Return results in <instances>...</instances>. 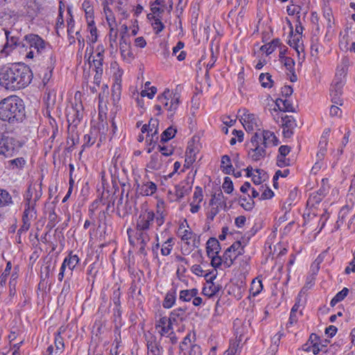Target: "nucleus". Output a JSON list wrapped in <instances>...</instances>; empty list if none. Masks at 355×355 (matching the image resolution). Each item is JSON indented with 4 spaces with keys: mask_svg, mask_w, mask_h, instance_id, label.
<instances>
[{
    "mask_svg": "<svg viewBox=\"0 0 355 355\" xmlns=\"http://www.w3.org/2000/svg\"><path fill=\"white\" fill-rule=\"evenodd\" d=\"M32 78L31 69L24 64H8L0 68V86L7 90L25 88L31 83Z\"/></svg>",
    "mask_w": 355,
    "mask_h": 355,
    "instance_id": "f257e3e1",
    "label": "nucleus"
},
{
    "mask_svg": "<svg viewBox=\"0 0 355 355\" xmlns=\"http://www.w3.org/2000/svg\"><path fill=\"white\" fill-rule=\"evenodd\" d=\"M24 116L23 101L18 96H9L0 101V120L15 123L21 121Z\"/></svg>",
    "mask_w": 355,
    "mask_h": 355,
    "instance_id": "f03ea898",
    "label": "nucleus"
},
{
    "mask_svg": "<svg viewBox=\"0 0 355 355\" xmlns=\"http://www.w3.org/2000/svg\"><path fill=\"white\" fill-rule=\"evenodd\" d=\"M155 220L157 226L160 227L164 223L163 212L157 211V215L152 210H142L137 220L136 230L147 232Z\"/></svg>",
    "mask_w": 355,
    "mask_h": 355,
    "instance_id": "7ed1b4c3",
    "label": "nucleus"
},
{
    "mask_svg": "<svg viewBox=\"0 0 355 355\" xmlns=\"http://www.w3.org/2000/svg\"><path fill=\"white\" fill-rule=\"evenodd\" d=\"M22 48L30 50L26 53V58L32 59L35 56L33 49L36 51L37 54H40L46 49V42L37 35L28 34L24 36Z\"/></svg>",
    "mask_w": 355,
    "mask_h": 355,
    "instance_id": "20e7f679",
    "label": "nucleus"
},
{
    "mask_svg": "<svg viewBox=\"0 0 355 355\" xmlns=\"http://www.w3.org/2000/svg\"><path fill=\"white\" fill-rule=\"evenodd\" d=\"M157 99L170 113L171 116L175 114L180 104L179 95L173 94L172 96V93L168 89H166L161 95L158 96Z\"/></svg>",
    "mask_w": 355,
    "mask_h": 355,
    "instance_id": "39448f33",
    "label": "nucleus"
},
{
    "mask_svg": "<svg viewBox=\"0 0 355 355\" xmlns=\"http://www.w3.org/2000/svg\"><path fill=\"white\" fill-rule=\"evenodd\" d=\"M261 137L258 133H254L252 137L250 142L252 148L248 151V157L254 162H257L266 155V148L261 144Z\"/></svg>",
    "mask_w": 355,
    "mask_h": 355,
    "instance_id": "423d86ee",
    "label": "nucleus"
},
{
    "mask_svg": "<svg viewBox=\"0 0 355 355\" xmlns=\"http://www.w3.org/2000/svg\"><path fill=\"white\" fill-rule=\"evenodd\" d=\"M83 105L82 103L73 104L67 110V118L69 125L76 127L83 117Z\"/></svg>",
    "mask_w": 355,
    "mask_h": 355,
    "instance_id": "0eeeda50",
    "label": "nucleus"
},
{
    "mask_svg": "<svg viewBox=\"0 0 355 355\" xmlns=\"http://www.w3.org/2000/svg\"><path fill=\"white\" fill-rule=\"evenodd\" d=\"M343 77L335 78L333 81L331 88V101L334 104L342 105L343 99L342 98L343 87L345 84Z\"/></svg>",
    "mask_w": 355,
    "mask_h": 355,
    "instance_id": "6e6552de",
    "label": "nucleus"
},
{
    "mask_svg": "<svg viewBox=\"0 0 355 355\" xmlns=\"http://www.w3.org/2000/svg\"><path fill=\"white\" fill-rule=\"evenodd\" d=\"M6 37V42L3 51L8 54L9 52L15 47L22 48L23 41H19L18 37L13 34L12 31L3 29Z\"/></svg>",
    "mask_w": 355,
    "mask_h": 355,
    "instance_id": "1a4fd4ad",
    "label": "nucleus"
},
{
    "mask_svg": "<svg viewBox=\"0 0 355 355\" xmlns=\"http://www.w3.org/2000/svg\"><path fill=\"white\" fill-rule=\"evenodd\" d=\"M119 49L121 55L124 60L130 62L133 58V53L130 50V42L128 37H125L123 35H121L119 42Z\"/></svg>",
    "mask_w": 355,
    "mask_h": 355,
    "instance_id": "9d476101",
    "label": "nucleus"
},
{
    "mask_svg": "<svg viewBox=\"0 0 355 355\" xmlns=\"http://www.w3.org/2000/svg\"><path fill=\"white\" fill-rule=\"evenodd\" d=\"M284 136L290 138L293 134V130L296 128L297 123L292 116L284 115L281 116Z\"/></svg>",
    "mask_w": 355,
    "mask_h": 355,
    "instance_id": "9b49d317",
    "label": "nucleus"
},
{
    "mask_svg": "<svg viewBox=\"0 0 355 355\" xmlns=\"http://www.w3.org/2000/svg\"><path fill=\"white\" fill-rule=\"evenodd\" d=\"M14 142L12 137L0 136V155H12L15 150Z\"/></svg>",
    "mask_w": 355,
    "mask_h": 355,
    "instance_id": "f8f14e48",
    "label": "nucleus"
},
{
    "mask_svg": "<svg viewBox=\"0 0 355 355\" xmlns=\"http://www.w3.org/2000/svg\"><path fill=\"white\" fill-rule=\"evenodd\" d=\"M244 113L241 116V121L246 131L254 130V127H257V118L253 114H250L248 111L243 110Z\"/></svg>",
    "mask_w": 355,
    "mask_h": 355,
    "instance_id": "ddd939ff",
    "label": "nucleus"
},
{
    "mask_svg": "<svg viewBox=\"0 0 355 355\" xmlns=\"http://www.w3.org/2000/svg\"><path fill=\"white\" fill-rule=\"evenodd\" d=\"M173 323L169 318L162 317L157 322L155 327L162 336H164L172 329Z\"/></svg>",
    "mask_w": 355,
    "mask_h": 355,
    "instance_id": "4468645a",
    "label": "nucleus"
},
{
    "mask_svg": "<svg viewBox=\"0 0 355 355\" xmlns=\"http://www.w3.org/2000/svg\"><path fill=\"white\" fill-rule=\"evenodd\" d=\"M262 137L261 144L264 146V148L268 146H277L279 143L277 137L275 136L274 132L269 130H263L262 132Z\"/></svg>",
    "mask_w": 355,
    "mask_h": 355,
    "instance_id": "2eb2a0df",
    "label": "nucleus"
},
{
    "mask_svg": "<svg viewBox=\"0 0 355 355\" xmlns=\"http://www.w3.org/2000/svg\"><path fill=\"white\" fill-rule=\"evenodd\" d=\"M215 278L216 275H212L207 278V281L208 283V286H205L202 290L204 295H207L209 297L216 295L221 288V287L219 285H216L212 282L213 279H214Z\"/></svg>",
    "mask_w": 355,
    "mask_h": 355,
    "instance_id": "dca6fc26",
    "label": "nucleus"
},
{
    "mask_svg": "<svg viewBox=\"0 0 355 355\" xmlns=\"http://www.w3.org/2000/svg\"><path fill=\"white\" fill-rule=\"evenodd\" d=\"M207 254L208 257L218 254L220 251V243L216 238H210L207 242Z\"/></svg>",
    "mask_w": 355,
    "mask_h": 355,
    "instance_id": "f3484780",
    "label": "nucleus"
},
{
    "mask_svg": "<svg viewBox=\"0 0 355 355\" xmlns=\"http://www.w3.org/2000/svg\"><path fill=\"white\" fill-rule=\"evenodd\" d=\"M162 155L158 153H155L151 155L147 167L150 170H159L162 166Z\"/></svg>",
    "mask_w": 355,
    "mask_h": 355,
    "instance_id": "a211bd4d",
    "label": "nucleus"
},
{
    "mask_svg": "<svg viewBox=\"0 0 355 355\" xmlns=\"http://www.w3.org/2000/svg\"><path fill=\"white\" fill-rule=\"evenodd\" d=\"M14 204L11 195L5 189H0V208L10 207Z\"/></svg>",
    "mask_w": 355,
    "mask_h": 355,
    "instance_id": "6ab92c4d",
    "label": "nucleus"
},
{
    "mask_svg": "<svg viewBox=\"0 0 355 355\" xmlns=\"http://www.w3.org/2000/svg\"><path fill=\"white\" fill-rule=\"evenodd\" d=\"M79 262V258L76 254H73L71 252L64 259L62 263V268H66L68 267L70 271H72L76 266Z\"/></svg>",
    "mask_w": 355,
    "mask_h": 355,
    "instance_id": "aec40b11",
    "label": "nucleus"
},
{
    "mask_svg": "<svg viewBox=\"0 0 355 355\" xmlns=\"http://www.w3.org/2000/svg\"><path fill=\"white\" fill-rule=\"evenodd\" d=\"M187 318L185 309H174L170 314V320L173 323H178L179 321H182Z\"/></svg>",
    "mask_w": 355,
    "mask_h": 355,
    "instance_id": "412c9836",
    "label": "nucleus"
},
{
    "mask_svg": "<svg viewBox=\"0 0 355 355\" xmlns=\"http://www.w3.org/2000/svg\"><path fill=\"white\" fill-rule=\"evenodd\" d=\"M157 191V186L153 182H147L139 187V192L143 196H151Z\"/></svg>",
    "mask_w": 355,
    "mask_h": 355,
    "instance_id": "4be33fe9",
    "label": "nucleus"
},
{
    "mask_svg": "<svg viewBox=\"0 0 355 355\" xmlns=\"http://www.w3.org/2000/svg\"><path fill=\"white\" fill-rule=\"evenodd\" d=\"M97 50L98 51V52L96 55V58L93 59L92 62L94 64V66L95 67L96 71H97V72L99 74L103 73V53L104 51L103 50L102 48L100 49L99 46L97 47Z\"/></svg>",
    "mask_w": 355,
    "mask_h": 355,
    "instance_id": "5701e85b",
    "label": "nucleus"
},
{
    "mask_svg": "<svg viewBox=\"0 0 355 355\" xmlns=\"http://www.w3.org/2000/svg\"><path fill=\"white\" fill-rule=\"evenodd\" d=\"M196 159V150L193 145H189L185 153L184 166L189 167Z\"/></svg>",
    "mask_w": 355,
    "mask_h": 355,
    "instance_id": "b1692460",
    "label": "nucleus"
},
{
    "mask_svg": "<svg viewBox=\"0 0 355 355\" xmlns=\"http://www.w3.org/2000/svg\"><path fill=\"white\" fill-rule=\"evenodd\" d=\"M240 254H241V251L233 253L227 249L223 254L224 264L228 268L230 267L233 264L234 260Z\"/></svg>",
    "mask_w": 355,
    "mask_h": 355,
    "instance_id": "393cba45",
    "label": "nucleus"
},
{
    "mask_svg": "<svg viewBox=\"0 0 355 355\" xmlns=\"http://www.w3.org/2000/svg\"><path fill=\"white\" fill-rule=\"evenodd\" d=\"M198 293L197 288L189 290H182L180 292L179 299L183 302H189L193 297H196Z\"/></svg>",
    "mask_w": 355,
    "mask_h": 355,
    "instance_id": "a878e982",
    "label": "nucleus"
},
{
    "mask_svg": "<svg viewBox=\"0 0 355 355\" xmlns=\"http://www.w3.org/2000/svg\"><path fill=\"white\" fill-rule=\"evenodd\" d=\"M276 105L280 111H282L284 112H294V107L292 103L288 99H277Z\"/></svg>",
    "mask_w": 355,
    "mask_h": 355,
    "instance_id": "bb28decb",
    "label": "nucleus"
},
{
    "mask_svg": "<svg viewBox=\"0 0 355 355\" xmlns=\"http://www.w3.org/2000/svg\"><path fill=\"white\" fill-rule=\"evenodd\" d=\"M98 130L96 129L91 130L88 134L84 136L83 147L92 146L96 140Z\"/></svg>",
    "mask_w": 355,
    "mask_h": 355,
    "instance_id": "cd10ccee",
    "label": "nucleus"
},
{
    "mask_svg": "<svg viewBox=\"0 0 355 355\" xmlns=\"http://www.w3.org/2000/svg\"><path fill=\"white\" fill-rule=\"evenodd\" d=\"M191 190V187L188 185V184H180L175 186V194L177 197L178 200H180L184 197L185 195H187Z\"/></svg>",
    "mask_w": 355,
    "mask_h": 355,
    "instance_id": "c85d7f7f",
    "label": "nucleus"
},
{
    "mask_svg": "<svg viewBox=\"0 0 355 355\" xmlns=\"http://www.w3.org/2000/svg\"><path fill=\"white\" fill-rule=\"evenodd\" d=\"M220 168L223 172L225 174H231L232 171H233L231 159L228 155H225L221 157Z\"/></svg>",
    "mask_w": 355,
    "mask_h": 355,
    "instance_id": "c756f323",
    "label": "nucleus"
},
{
    "mask_svg": "<svg viewBox=\"0 0 355 355\" xmlns=\"http://www.w3.org/2000/svg\"><path fill=\"white\" fill-rule=\"evenodd\" d=\"M36 211L35 207L33 205L28 203V206H26L25 210L22 216V221L31 223V220L35 217Z\"/></svg>",
    "mask_w": 355,
    "mask_h": 355,
    "instance_id": "7c9ffc66",
    "label": "nucleus"
},
{
    "mask_svg": "<svg viewBox=\"0 0 355 355\" xmlns=\"http://www.w3.org/2000/svg\"><path fill=\"white\" fill-rule=\"evenodd\" d=\"M176 300L175 290H172L168 292L165 296L163 302V306L166 309H170L175 304Z\"/></svg>",
    "mask_w": 355,
    "mask_h": 355,
    "instance_id": "2f4dec72",
    "label": "nucleus"
},
{
    "mask_svg": "<svg viewBox=\"0 0 355 355\" xmlns=\"http://www.w3.org/2000/svg\"><path fill=\"white\" fill-rule=\"evenodd\" d=\"M328 140L326 137L323 136L319 142V150L317 153L316 157L319 160H322L327 153V146Z\"/></svg>",
    "mask_w": 355,
    "mask_h": 355,
    "instance_id": "473e14b6",
    "label": "nucleus"
},
{
    "mask_svg": "<svg viewBox=\"0 0 355 355\" xmlns=\"http://www.w3.org/2000/svg\"><path fill=\"white\" fill-rule=\"evenodd\" d=\"M280 44V41L279 39H275L272 42L263 45L261 47V50L262 51H265L267 55H270L272 53L277 46H278Z\"/></svg>",
    "mask_w": 355,
    "mask_h": 355,
    "instance_id": "72a5a7b5",
    "label": "nucleus"
},
{
    "mask_svg": "<svg viewBox=\"0 0 355 355\" xmlns=\"http://www.w3.org/2000/svg\"><path fill=\"white\" fill-rule=\"evenodd\" d=\"M94 24L95 23L94 19H88V31L91 35V37L89 38V40L92 43H95L97 41L98 38L97 28Z\"/></svg>",
    "mask_w": 355,
    "mask_h": 355,
    "instance_id": "f704fd0d",
    "label": "nucleus"
},
{
    "mask_svg": "<svg viewBox=\"0 0 355 355\" xmlns=\"http://www.w3.org/2000/svg\"><path fill=\"white\" fill-rule=\"evenodd\" d=\"M148 355H162V347L155 341L148 343Z\"/></svg>",
    "mask_w": 355,
    "mask_h": 355,
    "instance_id": "c9c22d12",
    "label": "nucleus"
},
{
    "mask_svg": "<svg viewBox=\"0 0 355 355\" xmlns=\"http://www.w3.org/2000/svg\"><path fill=\"white\" fill-rule=\"evenodd\" d=\"M331 15H330V13L327 12L326 14H324L323 19L322 21H321L322 24L326 26L327 31L325 37H327L331 33L333 28L334 22L331 21Z\"/></svg>",
    "mask_w": 355,
    "mask_h": 355,
    "instance_id": "e433bc0d",
    "label": "nucleus"
},
{
    "mask_svg": "<svg viewBox=\"0 0 355 355\" xmlns=\"http://www.w3.org/2000/svg\"><path fill=\"white\" fill-rule=\"evenodd\" d=\"M348 293L349 290L347 288H344L342 291L338 292L331 300V306H334L337 303L344 300V298L347 295Z\"/></svg>",
    "mask_w": 355,
    "mask_h": 355,
    "instance_id": "4c0bfd02",
    "label": "nucleus"
},
{
    "mask_svg": "<svg viewBox=\"0 0 355 355\" xmlns=\"http://www.w3.org/2000/svg\"><path fill=\"white\" fill-rule=\"evenodd\" d=\"M176 130L173 129L172 127L168 128L165 130L162 135L160 142L165 143L171 139L173 138L175 135Z\"/></svg>",
    "mask_w": 355,
    "mask_h": 355,
    "instance_id": "58836bf2",
    "label": "nucleus"
},
{
    "mask_svg": "<svg viewBox=\"0 0 355 355\" xmlns=\"http://www.w3.org/2000/svg\"><path fill=\"white\" fill-rule=\"evenodd\" d=\"M158 125H159V121L156 119H150V120L149 121V123H148V125L150 127L149 130H150V132H152L150 141H152L154 139V137H155L156 139H157V138H158L157 136V135L158 133V131H157Z\"/></svg>",
    "mask_w": 355,
    "mask_h": 355,
    "instance_id": "ea45409f",
    "label": "nucleus"
},
{
    "mask_svg": "<svg viewBox=\"0 0 355 355\" xmlns=\"http://www.w3.org/2000/svg\"><path fill=\"white\" fill-rule=\"evenodd\" d=\"M192 345H193L191 344L190 334H188L184 337V340L180 343L179 345L180 354H183V355H186L184 351L187 350Z\"/></svg>",
    "mask_w": 355,
    "mask_h": 355,
    "instance_id": "a19ab883",
    "label": "nucleus"
},
{
    "mask_svg": "<svg viewBox=\"0 0 355 355\" xmlns=\"http://www.w3.org/2000/svg\"><path fill=\"white\" fill-rule=\"evenodd\" d=\"M181 234V239L182 241H185L186 245H189V241L191 239H193V245L194 247H196L195 241H196V234H193L192 232L188 230H184L182 232H180Z\"/></svg>",
    "mask_w": 355,
    "mask_h": 355,
    "instance_id": "79ce46f5",
    "label": "nucleus"
},
{
    "mask_svg": "<svg viewBox=\"0 0 355 355\" xmlns=\"http://www.w3.org/2000/svg\"><path fill=\"white\" fill-rule=\"evenodd\" d=\"M136 235L138 244L147 245L150 241V236L147 232L137 231Z\"/></svg>",
    "mask_w": 355,
    "mask_h": 355,
    "instance_id": "37998d69",
    "label": "nucleus"
},
{
    "mask_svg": "<svg viewBox=\"0 0 355 355\" xmlns=\"http://www.w3.org/2000/svg\"><path fill=\"white\" fill-rule=\"evenodd\" d=\"M259 81L261 86L265 88H270L272 85L271 76L269 73H261L259 76Z\"/></svg>",
    "mask_w": 355,
    "mask_h": 355,
    "instance_id": "c03bdc74",
    "label": "nucleus"
},
{
    "mask_svg": "<svg viewBox=\"0 0 355 355\" xmlns=\"http://www.w3.org/2000/svg\"><path fill=\"white\" fill-rule=\"evenodd\" d=\"M262 289L263 285L261 280H252L250 288V293L253 296H256L259 294Z\"/></svg>",
    "mask_w": 355,
    "mask_h": 355,
    "instance_id": "a18cd8bd",
    "label": "nucleus"
},
{
    "mask_svg": "<svg viewBox=\"0 0 355 355\" xmlns=\"http://www.w3.org/2000/svg\"><path fill=\"white\" fill-rule=\"evenodd\" d=\"M173 241V238H169L167 239L166 241L164 242L161 249V253L162 255L167 256L171 253V251L172 250Z\"/></svg>",
    "mask_w": 355,
    "mask_h": 355,
    "instance_id": "49530a36",
    "label": "nucleus"
},
{
    "mask_svg": "<svg viewBox=\"0 0 355 355\" xmlns=\"http://www.w3.org/2000/svg\"><path fill=\"white\" fill-rule=\"evenodd\" d=\"M54 345L55 347V353L60 354L63 352L64 348V340L62 336H55Z\"/></svg>",
    "mask_w": 355,
    "mask_h": 355,
    "instance_id": "de8ad7c7",
    "label": "nucleus"
},
{
    "mask_svg": "<svg viewBox=\"0 0 355 355\" xmlns=\"http://www.w3.org/2000/svg\"><path fill=\"white\" fill-rule=\"evenodd\" d=\"M152 19H154V22L152 23V26L155 33L158 34L164 28V25L159 18H156L154 15L152 16Z\"/></svg>",
    "mask_w": 355,
    "mask_h": 355,
    "instance_id": "09e8293b",
    "label": "nucleus"
},
{
    "mask_svg": "<svg viewBox=\"0 0 355 355\" xmlns=\"http://www.w3.org/2000/svg\"><path fill=\"white\" fill-rule=\"evenodd\" d=\"M10 166L12 168H21L26 164V161L23 157H18L9 161Z\"/></svg>",
    "mask_w": 355,
    "mask_h": 355,
    "instance_id": "8fccbe9b",
    "label": "nucleus"
},
{
    "mask_svg": "<svg viewBox=\"0 0 355 355\" xmlns=\"http://www.w3.org/2000/svg\"><path fill=\"white\" fill-rule=\"evenodd\" d=\"M192 272L198 275V276H204L206 279L209 278L211 275V273H207L205 270H202V267L200 265H193L191 268Z\"/></svg>",
    "mask_w": 355,
    "mask_h": 355,
    "instance_id": "3c124183",
    "label": "nucleus"
},
{
    "mask_svg": "<svg viewBox=\"0 0 355 355\" xmlns=\"http://www.w3.org/2000/svg\"><path fill=\"white\" fill-rule=\"evenodd\" d=\"M68 14L69 15V17L67 19V33L68 35H70L74 33L75 21L73 20L70 9H68Z\"/></svg>",
    "mask_w": 355,
    "mask_h": 355,
    "instance_id": "603ef678",
    "label": "nucleus"
},
{
    "mask_svg": "<svg viewBox=\"0 0 355 355\" xmlns=\"http://www.w3.org/2000/svg\"><path fill=\"white\" fill-rule=\"evenodd\" d=\"M240 204L245 210H251L254 207V200L250 198L248 200L246 198H240Z\"/></svg>",
    "mask_w": 355,
    "mask_h": 355,
    "instance_id": "864d4df0",
    "label": "nucleus"
},
{
    "mask_svg": "<svg viewBox=\"0 0 355 355\" xmlns=\"http://www.w3.org/2000/svg\"><path fill=\"white\" fill-rule=\"evenodd\" d=\"M223 189L225 192L227 193H230L232 192L234 189L233 183L231 180L230 178L226 177L225 178L224 182L223 184Z\"/></svg>",
    "mask_w": 355,
    "mask_h": 355,
    "instance_id": "5fc2aeb1",
    "label": "nucleus"
},
{
    "mask_svg": "<svg viewBox=\"0 0 355 355\" xmlns=\"http://www.w3.org/2000/svg\"><path fill=\"white\" fill-rule=\"evenodd\" d=\"M291 160L289 158H287L286 156H282L280 157L279 155H277V164L279 167H285L291 165Z\"/></svg>",
    "mask_w": 355,
    "mask_h": 355,
    "instance_id": "6e6d98bb",
    "label": "nucleus"
},
{
    "mask_svg": "<svg viewBox=\"0 0 355 355\" xmlns=\"http://www.w3.org/2000/svg\"><path fill=\"white\" fill-rule=\"evenodd\" d=\"M202 198L203 195L202 189L199 187H196L193 196V202H198V204H200V202L202 200Z\"/></svg>",
    "mask_w": 355,
    "mask_h": 355,
    "instance_id": "4d7b16f0",
    "label": "nucleus"
},
{
    "mask_svg": "<svg viewBox=\"0 0 355 355\" xmlns=\"http://www.w3.org/2000/svg\"><path fill=\"white\" fill-rule=\"evenodd\" d=\"M157 149L161 153L160 155L162 156L163 155V156L168 157V156L171 155L173 153V150L171 147L164 146H162L160 145H158Z\"/></svg>",
    "mask_w": 355,
    "mask_h": 355,
    "instance_id": "13d9d810",
    "label": "nucleus"
},
{
    "mask_svg": "<svg viewBox=\"0 0 355 355\" xmlns=\"http://www.w3.org/2000/svg\"><path fill=\"white\" fill-rule=\"evenodd\" d=\"M324 345H321L320 347L315 342L311 346H309L304 349L305 351L311 352L314 354H318L320 351H323Z\"/></svg>",
    "mask_w": 355,
    "mask_h": 355,
    "instance_id": "bf43d9fd",
    "label": "nucleus"
},
{
    "mask_svg": "<svg viewBox=\"0 0 355 355\" xmlns=\"http://www.w3.org/2000/svg\"><path fill=\"white\" fill-rule=\"evenodd\" d=\"M11 267H12L11 263L8 262L4 272L2 273V275L0 277V284L1 285L4 284L6 283L7 277L10 274Z\"/></svg>",
    "mask_w": 355,
    "mask_h": 355,
    "instance_id": "052dcab7",
    "label": "nucleus"
},
{
    "mask_svg": "<svg viewBox=\"0 0 355 355\" xmlns=\"http://www.w3.org/2000/svg\"><path fill=\"white\" fill-rule=\"evenodd\" d=\"M209 257L211 258V263L214 268H218L222 264V261H223V257L221 258L218 254H214Z\"/></svg>",
    "mask_w": 355,
    "mask_h": 355,
    "instance_id": "680f3d73",
    "label": "nucleus"
},
{
    "mask_svg": "<svg viewBox=\"0 0 355 355\" xmlns=\"http://www.w3.org/2000/svg\"><path fill=\"white\" fill-rule=\"evenodd\" d=\"M83 7L85 8V15L87 18V21L88 22V19H94L93 17V8L89 5L88 3H84L83 4Z\"/></svg>",
    "mask_w": 355,
    "mask_h": 355,
    "instance_id": "e2e57ef3",
    "label": "nucleus"
},
{
    "mask_svg": "<svg viewBox=\"0 0 355 355\" xmlns=\"http://www.w3.org/2000/svg\"><path fill=\"white\" fill-rule=\"evenodd\" d=\"M345 67H346V64L344 62L340 66L338 67L335 78H339L340 77H343V79L345 80V76L346 74Z\"/></svg>",
    "mask_w": 355,
    "mask_h": 355,
    "instance_id": "0e129e2a",
    "label": "nucleus"
},
{
    "mask_svg": "<svg viewBox=\"0 0 355 355\" xmlns=\"http://www.w3.org/2000/svg\"><path fill=\"white\" fill-rule=\"evenodd\" d=\"M333 105L330 108V116L332 117H340L342 114V111L339 107L337 105Z\"/></svg>",
    "mask_w": 355,
    "mask_h": 355,
    "instance_id": "69168bd1",
    "label": "nucleus"
},
{
    "mask_svg": "<svg viewBox=\"0 0 355 355\" xmlns=\"http://www.w3.org/2000/svg\"><path fill=\"white\" fill-rule=\"evenodd\" d=\"M227 250H230L233 253L237 252L239 251H241V254L243 253V247L241 245V243L239 241L234 242L230 247L227 248Z\"/></svg>",
    "mask_w": 355,
    "mask_h": 355,
    "instance_id": "338daca9",
    "label": "nucleus"
},
{
    "mask_svg": "<svg viewBox=\"0 0 355 355\" xmlns=\"http://www.w3.org/2000/svg\"><path fill=\"white\" fill-rule=\"evenodd\" d=\"M189 355H201L200 347L198 345H193L190 347Z\"/></svg>",
    "mask_w": 355,
    "mask_h": 355,
    "instance_id": "774afa93",
    "label": "nucleus"
}]
</instances>
